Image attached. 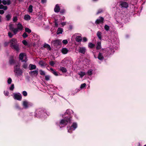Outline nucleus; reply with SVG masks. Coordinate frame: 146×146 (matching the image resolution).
<instances>
[{"label":"nucleus","mask_w":146,"mask_h":146,"mask_svg":"<svg viewBox=\"0 0 146 146\" xmlns=\"http://www.w3.org/2000/svg\"><path fill=\"white\" fill-rule=\"evenodd\" d=\"M50 70L51 72L55 76H57L58 75V73L56 72L55 70H54L52 68H50Z\"/></svg>","instance_id":"4be33fe9"},{"label":"nucleus","mask_w":146,"mask_h":146,"mask_svg":"<svg viewBox=\"0 0 146 146\" xmlns=\"http://www.w3.org/2000/svg\"><path fill=\"white\" fill-rule=\"evenodd\" d=\"M60 10V8L59 6V5L57 4L56 5V7L54 9V11L55 12H58Z\"/></svg>","instance_id":"a211bd4d"},{"label":"nucleus","mask_w":146,"mask_h":146,"mask_svg":"<svg viewBox=\"0 0 146 146\" xmlns=\"http://www.w3.org/2000/svg\"><path fill=\"white\" fill-rule=\"evenodd\" d=\"M50 76L49 75H46L45 76V79L46 80L48 81L50 80Z\"/></svg>","instance_id":"58836bf2"},{"label":"nucleus","mask_w":146,"mask_h":146,"mask_svg":"<svg viewBox=\"0 0 146 146\" xmlns=\"http://www.w3.org/2000/svg\"><path fill=\"white\" fill-rule=\"evenodd\" d=\"M55 26L56 27H58V24L56 22H55Z\"/></svg>","instance_id":"680f3d73"},{"label":"nucleus","mask_w":146,"mask_h":146,"mask_svg":"<svg viewBox=\"0 0 146 146\" xmlns=\"http://www.w3.org/2000/svg\"><path fill=\"white\" fill-rule=\"evenodd\" d=\"M44 47L48 50H50L51 49L50 46L47 44H45L44 45Z\"/></svg>","instance_id":"a878e982"},{"label":"nucleus","mask_w":146,"mask_h":146,"mask_svg":"<svg viewBox=\"0 0 146 146\" xmlns=\"http://www.w3.org/2000/svg\"><path fill=\"white\" fill-rule=\"evenodd\" d=\"M11 17V15L10 14L7 15L6 16V18L7 21L9 20Z\"/></svg>","instance_id":"f704fd0d"},{"label":"nucleus","mask_w":146,"mask_h":146,"mask_svg":"<svg viewBox=\"0 0 146 146\" xmlns=\"http://www.w3.org/2000/svg\"><path fill=\"white\" fill-rule=\"evenodd\" d=\"M86 49L84 47H80L79 49V52L83 54H84L86 52Z\"/></svg>","instance_id":"9d476101"},{"label":"nucleus","mask_w":146,"mask_h":146,"mask_svg":"<svg viewBox=\"0 0 146 146\" xmlns=\"http://www.w3.org/2000/svg\"><path fill=\"white\" fill-rule=\"evenodd\" d=\"M46 0H41V2L42 3H46Z\"/></svg>","instance_id":"6e6d98bb"},{"label":"nucleus","mask_w":146,"mask_h":146,"mask_svg":"<svg viewBox=\"0 0 146 146\" xmlns=\"http://www.w3.org/2000/svg\"><path fill=\"white\" fill-rule=\"evenodd\" d=\"M61 51L62 54H66L68 53V50L67 48H62Z\"/></svg>","instance_id":"4468645a"},{"label":"nucleus","mask_w":146,"mask_h":146,"mask_svg":"<svg viewBox=\"0 0 146 146\" xmlns=\"http://www.w3.org/2000/svg\"><path fill=\"white\" fill-rule=\"evenodd\" d=\"M60 70L63 72L66 73L67 72L66 69L64 67H60Z\"/></svg>","instance_id":"bb28decb"},{"label":"nucleus","mask_w":146,"mask_h":146,"mask_svg":"<svg viewBox=\"0 0 146 146\" xmlns=\"http://www.w3.org/2000/svg\"><path fill=\"white\" fill-rule=\"evenodd\" d=\"M78 74L80 76V77L82 78L86 74V73L84 72L80 71L78 73Z\"/></svg>","instance_id":"aec40b11"},{"label":"nucleus","mask_w":146,"mask_h":146,"mask_svg":"<svg viewBox=\"0 0 146 146\" xmlns=\"http://www.w3.org/2000/svg\"><path fill=\"white\" fill-rule=\"evenodd\" d=\"M25 31L26 32L28 33H31V30L28 28H25Z\"/></svg>","instance_id":"72a5a7b5"},{"label":"nucleus","mask_w":146,"mask_h":146,"mask_svg":"<svg viewBox=\"0 0 146 146\" xmlns=\"http://www.w3.org/2000/svg\"><path fill=\"white\" fill-rule=\"evenodd\" d=\"M23 106L25 108H27L32 106V104L26 101H24L23 102Z\"/></svg>","instance_id":"20e7f679"},{"label":"nucleus","mask_w":146,"mask_h":146,"mask_svg":"<svg viewBox=\"0 0 146 146\" xmlns=\"http://www.w3.org/2000/svg\"><path fill=\"white\" fill-rule=\"evenodd\" d=\"M4 13V11L3 10H0V14H3Z\"/></svg>","instance_id":"4d7b16f0"},{"label":"nucleus","mask_w":146,"mask_h":146,"mask_svg":"<svg viewBox=\"0 0 146 146\" xmlns=\"http://www.w3.org/2000/svg\"><path fill=\"white\" fill-rule=\"evenodd\" d=\"M9 28L13 32L14 35L17 34L19 31H22L23 28V26L20 23H19L16 25V28L13 27L12 24H10Z\"/></svg>","instance_id":"f257e3e1"},{"label":"nucleus","mask_w":146,"mask_h":146,"mask_svg":"<svg viewBox=\"0 0 146 146\" xmlns=\"http://www.w3.org/2000/svg\"><path fill=\"white\" fill-rule=\"evenodd\" d=\"M23 43L25 45H27L28 44L27 42L25 40H23L22 41Z\"/></svg>","instance_id":"de8ad7c7"},{"label":"nucleus","mask_w":146,"mask_h":146,"mask_svg":"<svg viewBox=\"0 0 146 146\" xmlns=\"http://www.w3.org/2000/svg\"><path fill=\"white\" fill-rule=\"evenodd\" d=\"M20 66V64H15V66H14V72H15V70H20L19 67Z\"/></svg>","instance_id":"6ab92c4d"},{"label":"nucleus","mask_w":146,"mask_h":146,"mask_svg":"<svg viewBox=\"0 0 146 146\" xmlns=\"http://www.w3.org/2000/svg\"><path fill=\"white\" fill-rule=\"evenodd\" d=\"M22 36L23 38H25L28 36V35L26 33H25L23 34Z\"/></svg>","instance_id":"a19ab883"},{"label":"nucleus","mask_w":146,"mask_h":146,"mask_svg":"<svg viewBox=\"0 0 146 146\" xmlns=\"http://www.w3.org/2000/svg\"><path fill=\"white\" fill-rule=\"evenodd\" d=\"M14 99L18 100H21L22 98L21 95L19 94H14Z\"/></svg>","instance_id":"6e6552de"},{"label":"nucleus","mask_w":146,"mask_h":146,"mask_svg":"<svg viewBox=\"0 0 146 146\" xmlns=\"http://www.w3.org/2000/svg\"><path fill=\"white\" fill-rule=\"evenodd\" d=\"M2 3L4 5H9L11 4V1L10 0H3L2 1Z\"/></svg>","instance_id":"9b49d317"},{"label":"nucleus","mask_w":146,"mask_h":146,"mask_svg":"<svg viewBox=\"0 0 146 146\" xmlns=\"http://www.w3.org/2000/svg\"><path fill=\"white\" fill-rule=\"evenodd\" d=\"M77 125L76 123H74L71 126L69 129H68V131L69 133H71V131L74 130L77 127Z\"/></svg>","instance_id":"7ed1b4c3"},{"label":"nucleus","mask_w":146,"mask_h":146,"mask_svg":"<svg viewBox=\"0 0 146 146\" xmlns=\"http://www.w3.org/2000/svg\"><path fill=\"white\" fill-rule=\"evenodd\" d=\"M19 1H21L22 0H19Z\"/></svg>","instance_id":"774afa93"},{"label":"nucleus","mask_w":146,"mask_h":146,"mask_svg":"<svg viewBox=\"0 0 146 146\" xmlns=\"http://www.w3.org/2000/svg\"><path fill=\"white\" fill-rule=\"evenodd\" d=\"M30 75L32 77H36L38 74V70L30 71L29 73Z\"/></svg>","instance_id":"423d86ee"},{"label":"nucleus","mask_w":146,"mask_h":146,"mask_svg":"<svg viewBox=\"0 0 146 146\" xmlns=\"http://www.w3.org/2000/svg\"><path fill=\"white\" fill-rule=\"evenodd\" d=\"M39 72H40V74L41 75L43 76V75H45V72L44 71L42 70H40Z\"/></svg>","instance_id":"c9c22d12"},{"label":"nucleus","mask_w":146,"mask_h":146,"mask_svg":"<svg viewBox=\"0 0 146 146\" xmlns=\"http://www.w3.org/2000/svg\"><path fill=\"white\" fill-rule=\"evenodd\" d=\"M15 72L16 73V74L17 76L21 75L23 73L22 70L21 69L19 70H15Z\"/></svg>","instance_id":"dca6fc26"},{"label":"nucleus","mask_w":146,"mask_h":146,"mask_svg":"<svg viewBox=\"0 0 146 146\" xmlns=\"http://www.w3.org/2000/svg\"><path fill=\"white\" fill-rule=\"evenodd\" d=\"M23 94L24 96H26L27 94V92L25 91H23Z\"/></svg>","instance_id":"3c124183"},{"label":"nucleus","mask_w":146,"mask_h":146,"mask_svg":"<svg viewBox=\"0 0 146 146\" xmlns=\"http://www.w3.org/2000/svg\"><path fill=\"white\" fill-rule=\"evenodd\" d=\"M109 27L108 26L106 25L104 26V29L106 31H108L109 29Z\"/></svg>","instance_id":"e433bc0d"},{"label":"nucleus","mask_w":146,"mask_h":146,"mask_svg":"<svg viewBox=\"0 0 146 146\" xmlns=\"http://www.w3.org/2000/svg\"><path fill=\"white\" fill-rule=\"evenodd\" d=\"M102 11L101 10V11H98V12H97V14H99V13H100L101 12H102Z\"/></svg>","instance_id":"e2e57ef3"},{"label":"nucleus","mask_w":146,"mask_h":146,"mask_svg":"<svg viewBox=\"0 0 146 146\" xmlns=\"http://www.w3.org/2000/svg\"><path fill=\"white\" fill-rule=\"evenodd\" d=\"M83 41L84 42H86L87 41V38L85 37H84L83 38Z\"/></svg>","instance_id":"5fc2aeb1"},{"label":"nucleus","mask_w":146,"mask_h":146,"mask_svg":"<svg viewBox=\"0 0 146 146\" xmlns=\"http://www.w3.org/2000/svg\"><path fill=\"white\" fill-rule=\"evenodd\" d=\"M104 18L102 17H100L99 19H97L96 21V23L97 24H99L103 22Z\"/></svg>","instance_id":"ddd939ff"},{"label":"nucleus","mask_w":146,"mask_h":146,"mask_svg":"<svg viewBox=\"0 0 146 146\" xmlns=\"http://www.w3.org/2000/svg\"><path fill=\"white\" fill-rule=\"evenodd\" d=\"M17 20V17H13V21L14 22H16Z\"/></svg>","instance_id":"37998d69"},{"label":"nucleus","mask_w":146,"mask_h":146,"mask_svg":"<svg viewBox=\"0 0 146 146\" xmlns=\"http://www.w3.org/2000/svg\"><path fill=\"white\" fill-rule=\"evenodd\" d=\"M87 73L88 75H91L92 74V70H88Z\"/></svg>","instance_id":"4c0bfd02"},{"label":"nucleus","mask_w":146,"mask_h":146,"mask_svg":"<svg viewBox=\"0 0 146 146\" xmlns=\"http://www.w3.org/2000/svg\"><path fill=\"white\" fill-rule=\"evenodd\" d=\"M52 43L54 45H58L61 44V40H55L52 41Z\"/></svg>","instance_id":"1a4fd4ad"},{"label":"nucleus","mask_w":146,"mask_h":146,"mask_svg":"<svg viewBox=\"0 0 146 146\" xmlns=\"http://www.w3.org/2000/svg\"><path fill=\"white\" fill-rule=\"evenodd\" d=\"M4 94L5 96H8L9 93L7 91H4Z\"/></svg>","instance_id":"864d4df0"},{"label":"nucleus","mask_w":146,"mask_h":146,"mask_svg":"<svg viewBox=\"0 0 146 146\" xmlns=\"http://www.w3.org/2000/svg\"><path fill=\"white\" fill-rule=\"evenodd\" d=\"M19 58L21 60L22 62H26L27 61V57L25 53H21L19 55Z\"/></svg>","instance_id":"f03ea898"},{"label":"nucleus","mask_w":146,"mask_h":146,"mask_svg":"<svg viewBox=\"0 0 146 146\" xmlns=\"http://www.w3.org/2000/svg\"><path fill=\"white\" fill-rule=\"evenodd\" d=\"M64 12V10H63V11H61L60 12V13H63Z\"/></svg>","instance_id":"0e129e2a"},{"label":"nucleus","mask_w":146,"mask_h":146,"mask_svg":"<svg viewBox=\"0 0 146 146\" xmlns=\"http://www.w3.org/2000/svg\"><path fill=\"white\" fill-rule=\"evenodd\" d=\"M2 1L1 0H0V4L1 3Z\"/></svg>","instance_id":"338daca9"},{"label":"nucleus","mask_w":146,"mask_h":146,"mask_svg":"<svg viewBox=\"0 0 146 146\" xmlns=\"http://www.w3.org/2000/svg\"><path fill=\"white\" fill-rule=\"evenodd\" d=\"M1 21V17L0 16V21Z\"/></svg>","instance_id":"69168bd1"},{"label":"nucleus","mask_w":146,"mask_h":146,"mask_svg":"<svg viewBox=\"0 0 146 146\" xmlns=\"http://www.w3.org/2000/svg\"><path fill=\"white\" fill-rule=\"evenodd\" d=\"M86 84L85 83H84L82 84L80 86V88H83L86 86Z\"/></svg>","instance_id":"c03bdc74"},{"label":"nucleus","mask_w":146,"mask_h":146,"mask_svg":"<svg viewBox=\"0 0 146 146\" xmlns=\"http://www.w3.org/2000/svg\"><path fill=\"white\" fill-rule=\"evenodd\" d=\"M55 63L53 61H51L49 62L50 64L52 66H53L54 65Z\"/></svg>","instance_id":"49530a36"},{"label":"nucleus","mask_w":146,"mask_h":146,"mask_svg":"<svg viewBox=\"0 0 146 146\" xmlns=\"http://www.w3.org/2000/svg\"><path fill=\"white\" fill-rule=\"evenodd\" d=\"M70 121L71 120L69 118L66 119V120L64 119H63L60 122V124L61 125H65L67 124L68 122H70Z\"/></svg>","instance_id":"39448f33"},{"label":"nucleus","mask_w":146,"mask_h":146,"mask_svg":"<svg viewBox=\"0 0 146 146\" xmlns=\"http://www.w3.org/2000/svg\"><path fill=\"white\" fill-rule=\"evenodd\" d=\"M27 66V65L26 63L24 64L23 66V68H26Z\"/></svg>","instance_id":"603ef678"},{"label":"nucleus","mask_w":146,"mask_h":146,"mask_svg":"<svg viewBox=\"0 0 146 146\" xmlns=\"http://www.w3.org/2000/svg\"><path fill=\"white\" fill-rule=\"evenodd\" d=\"M98 58L100 60H102L103 59L104 57L101 53H99Z\"/></svg>","instance_id":"c756f323"},{"label":"nucleus","mask_w":146,"mask_h":146,"mask_svg":"<svg viewBox=\"0 0 146 146\" xmlns=\"http://www.w3.org/2000/svg\"><path fill=\"white\" fill-rule=\"evenodd\" d=\"M101 35H102V33L101 32H100V31H98L97 32V36L98 37V38L100 40L101 39H102Z\"/></svg>","instance_id":"cd10ccee"},{"label":"nucleus","mask_w":146,"mask_h":146,"mask_svg":"<svg viewBox=\"0 0 146 146\" xmlns=\"http://www.w3.org/2000/svg\"><path fill=\"white\" fill-rule=\"evenodd\" d=\"M39 64L41 66H44L46 65L45 63L43 61H40L39 62Z\"/></svg>","instance_id":"7c9ffc66"},{"label":"nucleus","mask_w":146,"mask_h":146,"mask_svg":"<svg viewBox=\"0 0 146 146\" xmlns=\"http://www.w3.org/2000/svg\"><path fill=\"white\" fill-rule=\"evenodd\" d=\"M120 5L122 7L124 8H127L128 7L127 3L125 2H122L120 4Z\"/></svg>","instance_id":"f3484780"},{"label":"nucleus","mask_w":146,"mask_h":146,"mask_svg":"<svg viewBox=\"0 0 146 146\" xmlns=\"http://www.w3.org/2000/svg\"><path fill=\"white\" fill-rule=\"evenodd\" d=\"M61 24L62 25V26H63L66 25V23L64 22H62L61 23Z\"/></svg>","instance_id":"13d9d810"},{"label":"nucleus","mask_w":146,"mask_h":146,"mask_svg":"<svg viewBox=\"0 0 146 146\" xmlns=\"http://www.w3.org/2000/svg\"><path fill=\"white\" fill-rule=\"evenodd\" d=\"M12 48L14 49L15 50L19 51V45L17 43L11 47Z\"/></svg>","instance_id":"f8f14e48"},{"label":"nucleus","mask_w":146,"mask_h":146,"mask_svg":"<svg viewBox=\"0 0 146 146\" xmlns=\"http://www.w3.org/2000/svg\"><path fill=\"white\" fill-rule=\"evenodd\" d=\"M62 32L63 29L61 28H59L58 29V31H57L56 33L57 35L62 34Z\"/></svg>","instance_id":"5701e85b"},{"label":"nucleus","mask_w":146,"mask_h":146,"mask_svg":"<svg viewBox=\"0 0 146 146\" xmlns=\"http://www.w3.org/2000/svg\"><path fill=\"white\" fill-rule=\"evenodd\" d=\"M28 10L29 12L30 13H32L33 12V6L31 5L29 6Z\"/></svg>","instance_id":"473e14b6"},{"label":"nucleus","mask_w":146,"mask_h":146,"mask_svg":"<svg viewBox=\"0 0 146 146\" xmlns=\"http://www.w3.org/2000/svg\"><path fill=\"white\" fill-rule=\"evenodd\" d=\"M96 48L97 49H99L101 48V42H97Z\"/></svg>","instance_id":"393cba45"},{"label":"nucleus","mask_w":146,"mask_h":146,"mask_svg":"<svg viewBox=\"0 0 146 146\" xmlns=\"http://www.w3.org/2000/svg\"><path fill=\"white\" fill-rule=\"evenodd\" d=\"M29 68L30 70H32L35 69L36 68V66L35 65L30 64L29 65Z\"/></svg>","instance_id":"2eb2a0df"},{"label":"nucleus","mask_w":146,"mask_h":146,"mask_svg":"<svg viewBox=\"0 0 146 146\" xmlns=\"http://www.w3.org/2000/svg\"><path fill=\"white\" fill-rule=\"evenodd\" d=\"M88 46L89 48H92L94 47L95 44H93L92 42H90L89 43Z\"/></svg>","instance_id":"2f4dec72"},{"label":"nucleus","mask_w":146,"mask_h":146,"mask_svg":"<svg viewBox=\"0 0 146 146\" xmlns=\"http://www.w3.org/2000/svg\"><path fill=\"white\" fill-rule=\"evenodd\" d=\"M2 9L4 10H6L7 9V6H4L2 4L0 5V9Z\"/></svg>","instance_id":"b1692460"},{"label":"nucleus","mask_w":146,"mask_h":146,"mask_svg":"<svg viewBox=\"0 0 146 146\" xmlns=\"http://www.w3.org/2000/svg\"><path fill=\"white\" fill-rule=\"evenodd\" d=\"M17 40L16 39L13 38L10 40L9 42L10 44V46L11 47L17 43Z\"/></svg>","instance_id":"0eeeda50"},{"label":"nucleus","mask_w":146,"mask_h":146,"mask_svg":"<svg viewBox=\"0 0 146 146\" xmlns=\"http://www.w3.org/2000/svg\"><path fill=\"white\" fill-rule=\"evenodd\" d=\"M62 42L64 44H66L68 43V41L67 40H64L62 41Z\"/></svg>","instance_id":"a18cd8bd"},{"label":"nucleus","mask_w":146,"mask_h":146,"mask_svg":"<svg viewBox=\"0 0 146 146\" xmlns=\"http://www.w3.org/2000/svg\"><path fill=\"white\" fill-rule=\"evenodd\" d=\"M9 42H5L4 44V45L5 46H6L8 45V44Z\"/></svg>","instance_id":"bf43d9fd"},{"label":"nucleus","mask_w":146,"mask_h":146,"mask_svg":"<svg viewBox=\"0 0 146 146\" xmlns=\"http://www.w3.org/2000/svg\"><path fill=\"white\" fill-rule=\"evenodd\" d=\"M14 62V61L13 60H11L9 61V62L10 64H12Z\"/></svg>","instance_id":"052dcab7"},{"label":"nucleus","mask_w":146,"mask_h":146,"mask_svg":"<svg viewBox=\"0 0 146 146\" xmlns=\"http://www.w3.org/2000/svg\"><path fill=\"white\" fill-rule=\"evenodd\" d=\"M14 88V85L13 84H12L11 86L10 87L9 89L10 90H13Z\"/></svg>","instance_id":"79ce46f5"},{"label":"nucleus","mask_w":146,"mask_h":146,"mask_svg":"<svg viewBox=\"0 0 146 146\" xmlns=\"http://www.w3.org/2000/svg\"><path fill=\"white\" fill-rule=\"evenodd\" d=\"M30 18V16L28 15H25L24 17V19L26 20H29Z\"/></svg>","instance_id":"c85d7f7f"},{"label":"nucleus","mask_w":146,"mask_h":146,"mask_svg":"<svg viewBox=\"0 0 146 146\" xmlns=\"http://www.w3.org/2000/svg\"><path fill=\"white\" fill-rule=\"evenodd\" d=\"M76 40L77 42H80L82 40V38L80 36H78L76 38Z\"/></svg>","instance_id":"412c9836"},{"label":"nucleus","mask_w":146,"mask_h":146,"mask_svg":"<svg viewBox=\"0 0 146 146\" xmlns=\"http://www.w3.org/2000/svg\"><path fill=\"white\" fill-rule=\"evenodd\" d=\"M72 111L70 110H68L66 111L65 113H67L68 114H70L71 113V112Z\"/></svg>","instance_id":"ea45409f"},{"label":"nucleus","mask_w":146,"mask_h":146,"mask_svg":"<svg viewBox=\"0 0 146 146\" xmlns=\"http://www.w3.org/2000/svg\"><path fill=\"white\" fill-rule=\"evenodd\" d=\"M12 80L11 78H9L7 80V82L9 84H10L11 83Z\"/></svg>","instance_id":"8fccbe9b"},{"label":"nucleus","mask_w":146,"mask_h":146,"mask_svg":"<svg viewBox=\"0 0 146 146\" xmlns=\"http://www.w3.org/2000/svg\"><path fill=\"white\" fill-rule=\"evenodd\" d=\"M8 36L9 37L11 38L13 36V35L12 34V33L11 32H9L8 33Z\"/></svg>","instance_id":"09e8293b"}]
</instances>
